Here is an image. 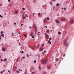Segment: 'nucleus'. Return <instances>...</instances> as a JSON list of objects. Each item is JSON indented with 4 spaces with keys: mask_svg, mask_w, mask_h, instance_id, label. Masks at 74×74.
I'll list each match as a JSON object with an SVG mask.
<instances>
[{
    "mask_svg": "<svg viewBox=\"0 0 74 74\" xmlns=\"http://www.w3.org/2000/svg\"><path fill=\"white\" fill-rule=\"evenodd\" d=\"M34 63H36V60H35L34 62Z\"/></svg>",
    "mask_w": 74,
    "mask_h": 74,
    "instance_id": "obj_32",
    "label": "nucleus"
},
{
    "mask_svg": "<svg viewBox=\"0 0 74 74\" xmlns=\"http://www.w3.org/2000/svg\"><path fill=\"white\" fill-rule=\"evenodd\" d=\"M47 42L48 43H49V42H50V40H49L48 42Z\"/></svg>",
    "mask_w": 74,
    "mask_h": 74,
    "instance_id": "obj_33",
    "label": "nucleus"
},
{
    "mask_svg": "<svg viewBox=\"0 0 74 74\" xmlns=\"http://www.w3.org/2000/svg\"><path fill=\"white\" fill-rule=\"evenodd\" d=\"M64 10H66V8H64Z\"/></svg>",
    "mask_w": 74,
    "mask_h": 74,
    "instance_id": "obj_49",
    "label": "nucleus"
},
{
    "mask_svg": "<svg viewBox=\"0 0 74 74\" xmlns=\"http://www.w3.org/2000/svg\"><path fill=\"white\" fill-rule=\"evenodd\" d=\"M73 9H74V5L73 6Z\"/></svg>",
    "mask_w": 74,
    "mask_h": 74,
    "instance_id": "obj_54",
    "label": "nucleus"
},
{
    "mask_svg": "<svg viewBox=\"0 0 74 74\" xmlns=\"http://www.w3.org/2000/svg\"><path fill=\"white\" fill-rule=\"evenodd\" d=\"M50 4L51 5H52V2H50Z\"/></svg>",
    "mask_w": 74,
    "mask_h": 74,
    "instance_id": "obj_43",
    "label": "nucleus"
},
{
    "mask_svg": "<svg viewBox=\"0 0 74 74\" xmlns=\"http://www.w3.org/2000/svg\"><path fill=\"white\" fill-rule=\"evenodd\" d=\"M29 28H30V29H32V27H30Z\"/></svg>",
    "mask_w": 74,
    "mask_h": 74,
    "instance_id": "obj_60",
    "label": "nucleus"
},
{
    "mask_svg": "<svg viewBox=\"0 0 74 74\" xmlns=\"http://www.w3.org/2000/svg\"><path fill=\"white\" fill-rule=\"evenodd\" d=\"M23 53V51H22L21 52V53Z\"/></svg>",
    "mask_w": 74,
    "mask_h": 74,
    "instance_id": "obj_40",
    "label": "nucleus"
},
{
    "mask_svg": "<svg viewBox=\"0 0 74 74\" xmlns=\"http://www.w3.org/2000/svg\"><path fill=\"white\" fill-rule=\"evenodd\" d=\"M6 60H7V59L6 58H5L3 60L4 62H5V61H6Z\"/></svg>",
    "mask_w": 74,
    "mask_h": 74,
    "instance_id": "obj_12",
    "label": "nucleus"
},
{
    "mask_svg": "<svg viewBox=\"0 0 74 74\" xmlns=\"http://www.w3.org/2000/svg\"><path fill=\"white\" fill-rule=\"evenodd\" d=\"M25 16L27 18V17H28V15H27V14H25Z\"/></svg>",
    "mask_w": 74,
    "mask_h": 74,
    "instance_id": "obj_17",
    "label": "nucleus"
},
{
    "mask_svg": "<svg viewBox=\"0 0 74 74\" xmlns=\"http://www.w3.org/2000/svg\"><path fill=\"white\" fill-rule=\"evenodd\" d=\"M49 44H51V42H50L49 43Z\"/></svg>",
    "mask_w": 74,
    "mask_h": 74,
    "instance_id": "obj_44",
    "label": "nucleus"
},
{
    "mask_svg": "<svg viewBox=\"0 0 74 74\" xmlns=\"http://www.w3.org/2000/svg\"><path fill=\"white\" fill-rule=\"evenodd\" d=\"M44 22H47V19L46 18H45L44 20Z\"/></svg>",
    "mask_w": 74,
    "mask_h": 74,
    "instance_id": "obj_10",
    "label": "nucleus"
},
{
    "mask_svg": "<svg viewBox=\"0 0 74 74\" xmlns=\"http://www.w3.org/2000/svg\"><path fill=\"white\" fill-rule=\"evenodd\" d=\"M43 49H44V48L41 47L39 49V50L40 51H43Z\"/></svg>",
    "mask_w": 74,
    "mask_h": 74,
    "instance_id": "obj_4",
    "label": "nucleus"
},
{
    "mask_svg": "<svg viewBox=\"0 0 74 74\" xmlns=\"http://www.w3.org/2000/svg\"><path fill=\"white\" fill-rule=\"evenodd\" d=\"M74 21L73 20H70V23L71 24H72L73 23H74Z\"/></svg>",
    "mask_w": 74,
    "mask_h": 74,
    "instance_id": "obj_3",
    "label": "nucleus"
},
{
    "mask_svg": "<svg viewBox=\"0 0 74 74\" xmlns=\"http://www.w3.org/2000/svg\"><path fill=\"white\" fill-rule=\"evenodd\" d=\"M8 2H10L11 1V0H8Z\"/></svg>",
    "mask_w": 74,
    "mask_h": 74,
    "instance_id": "obj_41",
    "label": "nucleus"
},
{
    "mask_svg": "<svg viewBox=\"0 0 74 74\" xmlns=\"http://www.w3.org/2000/svg\"><path fill=\"white\" fill-rule=\"evenodd\" d=\"M44 44L41 45L42 47H44Z\"/></svg>",
    "mask_w": 74,
    "mask_h": 74,
    "instance_id": "obj_28",
    "label": "nucleus"
},
{
    "mask_svg": "<svg viewBox=\"0 0 74 74\" xmlns=\"http://www.w3.org/2000/svg\"><path fill=\"white\" fill-rule=\"evenodd\" d=\"M23 35L24 36H25V37H27V35H25V34H23Z\"/></svg>",
    "mask_w": 74,
    "mask_h": 74,
    "instance_id": "obj_13",
    "label": "nucleus"
},
{
    "mask_svg": "<svg viewBox=\"0 0 74 74\" xmlns=\"http://www.w3.org/2000/svg\"><path fill=\"white\" fill-rule=\"evenodd\" d=\"M58 34L60 35L61 34V33L60 32H58Z\"/></svg>",
    "mask_w": 74,
    "mask_h": 74,
    "instance_id": "obj_23",
    "label": "nucleus"
},
{
    "mask_svg": "<svg viewBox=\"0 0 74 74\" xmlns=\"http://www.w3.org/2000/svg\"><path fill=\"white\" fill-rule=\"evenodd\" d=\"M47 63V60H45L44 61H42V63L43 64V63H44V64H46Z\"/></svg>",
    "mask_w": 74,
    "mask_h": 74,
    "instance_id": "obj_1",
    "label": "nucleus"
},
{
    "mask_svg": "<svg viewBox=\"0 0 74 74\" xmlns=\"http://www.w3.org/2000/svg\"><path fill=\"white\" fill-rule=\"evenodd\" d=\"M34 36H32V38H34Z\"/></svg>",
    "mask_w": 74,
    "mask_h": 74,
    "instance_id": "obj_35",
    "label": "nucleus"
},
{
    "mask_svg": "<svg viewBox=\"0 0 74 74\" xmlns=\"http://www.w3.org/2000/svg\"><path fill=\"white\" fill-rule=\"evenodd\" d=\"M22 18H23V19H26V17H25V16H24Z\"/></svg>",
    "mask_w": 74,
    "mask_h": 74,
    "instance_id": "obj_15",
    "label": "nucleus"
},
{
    "mask_svg": "<svg viewBox=\"0 0 74 74\" xmlns=\"http://www.w3.org/2000/svg\"><path fill=\"white\" fill-rule=\"evenodd\" d=\"M27 57H29V55H28L27 54Z\"/></svg>",
    "mask_w": 74,
    "mask_h": 74,
    "instance_id": "obj_53",
    "label": "nucleus"
},
{
    "mask_svg": "<svg viewBox=\"0 0 74 74\" xmlns=\"http://www.w3.org/2000/svg\"><path fill=\"white\" fill-rule=\"evenodd\" d=\"M38 68H39V70H41V67H39Z\"/></svg>",
    "mask_w": 74,
    "mask_h": 74,
    "instance_id": "obj_24",
    "label": "nucleus"
},
{
    "mask_svg": "<svg viewBox=\"0 0 74 74\" xmlns=\"http://www.w3.org/2000/svg\"><path fill=\"white\" fill-rule=\"evenodd\" d=\"M65 55H66V54L64 53L63 55V56L64 57V56H65Z\"/></svg>",
    "mask_w": 74,
    "mask_h": 74,
    "instance_id": "obj_29",
    "label": "nucleus"
},
{
    "mask_svg": "<svg viewBox=\"0 0 74 74\" xmlns=\"http://www.w3.org/2000/svg\"><path fill=\"white\" fill-rule=\"evenodd\" d=\"M52 39V38H50L49 39V40H51V39Z\"/></svg>",
    "mask_w": 74,
    "mask_h": 74,
    "instance_id": "obj_37",
    "label": "nucleus"
},
{
    "mask_svg": "<svg viewBox=\"0 0 74 74\" xmlns=\"http://www.w3.org/2000/svg\"><path fill=\"white\" fill-rule=\"evenodd\" d=\"M35 31H37V28H35Z\"/></svg>",
    "mask_w": 74,
    "mask_h": 74,
    "instance_id": "obj_30",
    "label": "nucleus"
},
{
    "mask_svg": "<svg viewBox=\"0 0 74 74\" xmlns=\"http://www.w3.org/2000/svg\"><path fill=\"white\" fill-rule=\"evenodd\" d=\"M19 44L20 46H21V44H20V43H19Z\"/></svg>",
    "mask_w": 74,
    "mask_h": 74,
    "instance_id": "obj_52",
    "label": "nucleus"
},
{
    "mask_svg": "<svg viewBox=\"0 0 74 74\" xmlns=\"http://www.w3.org/2000/svg\"><path fill=\"white\" fill-rule=\"evenodd\" d=\"M45 36H46V39H48L49 37H48V34H45Z\"/></svg>",
    "mask_w": 74,
    "mask_h": 74,
    "instance_id": "obj_2",
    "label": "nucleus"
},
{
    "mask_svg": "<svg viewBox=\"0 0 74 74\" xmlns=\"http://www.w3.org/2000/svg\"><path fill=\"white\" fill-rule=\"evenodd\" d=\"M1 74H3V71L1 72Z\"/></svg>",
    "mask_w": 74,
    "mask_h": 74,
    "instance_id": "obj_57",
    "label": "nucleus"
},
{
    "mask_svg": "<svg viewBox=\"0 0 74 74\" xmlns=\"http://www.w3.org/2000/svg\"><path fill=\"white\" fill-rule=\"evenodd\" d=\"M44 27H46V28H47V26H45Z\"/></svg>",
    "mask_w": 74,
    "mask_h": 74,
    "instance_id": "obj_46",
    "label": "nucleus"
},
{
    "mask_svg": "<svg viewBox=\"0 0 74 74\" xmlns=\"http://www.w3.org/2000/svg\"><path fill=\"white\" fill-rule=\"evenodd\" d=\"M1 36H2V37H4V34H3L2 35H1Z\"/></svg>",
    "mask_w": 74,
    "mask_h": 74,
    "instance_id": "obj_34",
    "label": "nucleus"
},
{
    "mask_svg": "<svg viewBox=\"0 0 74 74\" xmlns=\"http://www.w3.org/2000/svg\"><path fill=\"white\" fill-rule=\"evenodd\" d=\"M39 47H40V45H39L37 47V48L38 49L39 48Z\"/></svg>",
    "mask_w": 74,
    "mask_h": 74,
    "instance_id": "obj_27",
    "label": "nucleus"
},
{
    "mask_svg": "<svg viewBox=\"0 0 74 74\" xmlns=\"http://www.w3.org/2000/svg\"><path fill=\"white\" fill-rule=\"evenodd\" d=\"M16 73H19V71H16Z\"/></svg>",
    "mask_w": 74,
    "mask_h": 74,
    "instance_id": "obj_50",
    "label": "nucleus"
},
{
    "mask_svg": "<svg viewBox=\"0 0 74 74\" xmlns=\"http://www.w3.org/2000/svg\"><path fill=\"white\" fill-rule=\"evenodd\" d=\"M35 48H36V47L34 46L32 49H33V50H34V49H35Z\"/></svg>",
    "mask_w": 74,
    "mask_h": 74,
    "instance_id": "obj_9",
    "label": "nucleus"
},
{
    "mask_svg": "<svg viewBox=\"0 0 74 74\" xmlns=\"http://www.w3.org/2000/svg\"><path fill=\"white\" fill-rule=\"evenodd\" d=\"M66 41H65L63 43L64 45H65V44H66Z\"/></svg>",
    "mask_w": 74,
    "mask_h": 74,
    "instance_id": "obj_16",
    "label": "nucleus"
},
{
    "mask_svg": "<svg viewBox=\"0 0 74 74\" xmlns=\"http://www.w3.org/2000/svg\"><path fill=\"white\" fill-rule=\"evenodd\" d=\"M0 17H1V18H3V16H1V15H0Z\"/></svg>",
    "mask_w": 74,
    "mask_h": 74,
    "instance_id": "obj_38",
    "label": "nucleus"
},
{
    "mask_svg": "<svg viewBox=\"0 0 74 74\" xmlns=\"http://www.w3.org/2000/svg\"><path fill=\"white\" fill-rule=\"evenodd\" d=\"M47 33H49V31L48 30H47L46 31Z\"/></svg>",
    "mask_w": 74,
    "mask_h": 74,
    "instance_id": "obj_21",
    "label": "nucleus"
},
{
    "mask_svg": "<svg viewBox=\"0 0 74 74\" xmlns=\"http://www.w3.org/2000/svg\"><path fill=\"white\" fill-rule=\"evenodd\" d=\"M34 26L35 28H37V27L36 26V25H34Z\"/></svg>",
    "mask_w": 74,
    "mask_h": 74,
    "instance_id": "obj_18",
    "label": "nucleus"
},
{
    "mask_svg": "<svg viewBox=\"0 0 74 74\" xmlns=\"http://www.w3.org/2000/svg\"><path fill=\"white\" fill-rule=\"evenodd\" d=\"M48 69H51V68L49 67H48V66H47Z\"/></svg>",
    "mask_w": 74,
    "mask_h": 74,
    "instance_id": "obj_25",
    "label": "nucleus"
},
{
    "mask_svg": "<svg viewBox=\"0 0 74 74\" xmlns=\"http://www.w3.org/2000/svg\"><path fill=\"white\" fill-rule=\"evenodd\" d=\"M22 9H23V10H25V8H22Z\"/></svg>",
    "mask_w": 74,
    "mask_h": 74,
    "instance_id": "obj_36",
    "label": "nucleus"
},
{
    "mask_svg": "<svg viewBox=\"0 0 74 74\" xmlns=\"http://www.w3.org/2000/svg\"><path fill=\"white\" fill-rule=\"evenodd\" d=\"M34 68H32V70H34Z\"/></svg>",
    "mask_w": 74,
    "mask_h": 74,
    "instance_id": "obj_63",
    "label": "nucleus"
},
{
    "mask_svg": "<svg viewBox=\"0 0 74 74\" xmlns=\"http://www.w3.org/2000/svg\"><path fill=\"white\" fill-rule=\"evenodd\" d=\"M30 35L32 36H33V33H31L30 34Z\"/></svg>",
    "mask_w": 74,
    "mask_h": 74,
    "instance_id": "obj_14",
    "label": "nucleus"
},
{
    "mask_svg": "<svg viewBox=\"0 0 74 74\" xmlns=\"http://www.w3.org/2000/svg\"><path fill=\"white\" fill-rule=\"evenodd\" d=\"M55 22L56 23H59V21L58 20H56Z\"/></svg>",
    "mask_w": 74,
    "mask_h": 74,
    "instance_id": "obj_6",
    "label": "nucleus"
},
{
    "mask_svg": "<svg viewBox=\"0 0 74 74\" xmlns=\"http://www.w3.org/2000/svg\"><path fill=\"white\" fill-rule=\"evenodd\" d=\"M9 6L10 7H12V5L10 4L9 5Z\"/></svg>",
    "mask_w": 74,
    "mask_h": 74,
    "instance_id": "obj_20",
    "label": "nucleus"
},
{
    "mask_svg": "<svg viewBox=\"0 0 74 74\" xmlns=\"http://www.w3.org/2000/svg\"><path fill=\"white\" fill-rule=\"evenodd\" d=\"M52 1H55V0H52Z\"/></svg>",
    "mask_w": 74,
    "mask_h": 74,
    "instance_id": "obj_56",
    "label": "nucleus"
},
{
    "mask_svg": "<svg viewBox=\"0 0 74 74\" xmlns=\"http://www.w3.org/2000/svg\"><path fill=\"white\" fill-rule=\"evenodd\" d=\"M39 34H40L38 33V35H39Z\"/></svg>",
    "mask_w": 74,
    "mask_h": 74,
    "instance_id": "obj_62",
    "label": "nucleus"
},
{
    "mask_svg": "<svg viewBox=\"0 0 74 74\" xmlns=\"http://www.w3.org/2000/svg\"><path fill=\"white\" fill-rule=\"evenodd\" d=\"M25 58V57H22V59H24Z\"/></svg>",
    "mask_w": 74,
    "mask_h": 74,
    "instance_id": "obj_55",
    "label": "nucleus"
},
{
    "mask_svg": "<svg viewBox=\"0 0 74 74\" xmlns=\"http://www.w3.org/2000/svg\"><path fill=\"white\" fill-rule=\"evenodd\" d=\"M1 34H3V31H1Z\"/></svg>",
    "mask_w": 74,
    "mask_h": 74,
    "instance_id": "obj_51",
    "label": "nucleus"
},
{
    "mask_svg": "<svg viewBox=\"0 0 74 74\" xmlns=\"http://www.w3.org/2000/svg\"><path fill=\"white\" fill-rule=\"evenodd\" d=\"M24 74H27V72H25V73Z\"/></svg>",
    "mask_w": 74,
    "mask_h": 74,
    "instance_id": "obj_42",
    "label": "nucleus"
},
{
    "mask_svg": "<svg viewBox=\"0 0 74 74\" xmlns=\"http://www.w3.org/2000/svg\"><path fill=\"white\" fill-rule=\"evenodd\" d=\"M58 60H59V59H58V58H56V62H57V61H58Z\"/></svg>",
    "mask_w": 74,
    "mask_h": 74,
    "instance_id": "obj_11",
    "label": "nucleus"
},
{
    "mask_svg": "<svg viewBox=\"0 0 74 74\" xmlns=\"http://www.w3.org/2000/svg\"><path fill=\"white\" fill-rule=\"evenodd\" d=\"M23 26V24H22L21 25V26Z\"/></svg>",
    "mask_w": 74,
    "mask_h": 74,
    "instance_id": "obj_61",
    "label": "nucleus"
},
{
    "mask_svg": "<svg viewBox=\"0 0 74 74\" xmlns=\"http://www.w3.org/2000/svg\"><path fill=\"white\" fill-rule=\"evenodd\" d=\"M44 52H46V51H45Z\"/></svg>",
    "mask_w": 74,
    "mask_h": 74,
    "instance_id": "obj_64",
    "label": "nucleus"
},
{
    "mask_svg": "<svg viewBox=\"0 0 74 74\" xmlns=\"http://www.w3.org/2000/svg\"><path fill=\"white\" fill-rule=\"evenodd\" d=\"M55 7H54L53 8V10H55Z\"/></svg>",
    "mask_w": 74,
    "mask_h": 74,
    "instance_id": "obj_45",
    "label": "nucleus"
},
{
    "mask_svg": "<svg viewBox=\"0 0 74 74\" xmlns=\"http://www.w3.org/2000/svg\"><path fill=\"white\" fill-rule=\"evenodd\" d=\"M2 51L3 52H5V49H4V48H2Z\"/></svg>",
    "mask_w": 74,
    "mask_h": 74,
    "instance_id": "obj_8",
    "label": "nucleus"
},
{
    "mask_svg": "<svg viewBox=\"0 0 74 74\" xmlns=\"http://www.w3.org/2000/svg\"><path fill=\"white\" fill-rule=\"evenodd\" d=\"M16 23H14V25H16Z\"/></svg>",
    "mask_w": 74,
    "mask_h": 74,
    "instance_id": "obj_58",
    "label": "nucleus"
},
{
    "mask_svg": "<svg viewBox=\"0 0 74 74\" xmlns=\"http://www.w3.org/2000/svg\"><path fill=\"white\" fill-rule=\"evenodd\" d=\"M15 13H16V14H18V12L16 11Z\"/></svg>",
    "mask_w": 74,
    "mask_h": 74,
    "instance_id": "obj_39",
    "label": "nucleus"
},
{
    "mask_svg": "<svg viewBox=\"0 0 74 74\" xmlns=\"http://www.w3.org/2000/svg\"><path fill=\"white\" fill-rule=\"evenodd\" d=\"M1 36H0V40H1Z\"/></svg>",
    "mask_w": 74,
    "mask_h": 74,
    "instance_id": "obj_48",
    "label": "nucleus"
},
{
    "mask_svg": "<svg viewBox=\"0 0 74 74\" xmlns=\"http://www.w3.org/2000/svg\"><path fill=\"white\" fill-rule=\"evenodd\" d=\"M47 20H48V21H49V18L47 17Z\"/></svg>",
    "mask_w": 74,
    "mask_h": 74,
    "instance_id": "obj_26",
    "label": "nucleus"
},
{
    "mask_svg": "<svg viewBox=\"0 0 74 74\" xmlns=\"http://www.w3.org/2000/svg\"><path fill=\"white\" fill-rule=\"evenodd\" d=\"M40 15V13H39L38 14V15Z\"/></svg>",
    "mask_w": 74,
    "mask_h": 74,
    "instance_id": "obj_47",
    "label": "nucleus"
},
{
    "mask_svg": "<svg viewBox=\"0 0 74 74\" xmlns=\"http://www.w3.org/2000/svg\"><path fill=\"white\" fill-rule=\"evenodd\" d=\"M65 20H66V19L64 18H62L61 19V21H65Z\"/></svg>",
    "mask_w": 74,
    "mask_h": 74,
    "instance_id": "obj_5",
    "label": "nucleus"
},
{
    "mask_svg": "<svg viewBox=\"0 0 74 74\" xmlns=\"http://www.w3.org/2000/svg\"><path fill=\"white\" fill-rule=\"evenodd\" d=\"M35 73L34 72H33L32 73V74H34V73Z\"/></svg>",
    "mask_w": 74,
    "mask_h": 74,
    "instance_id": "obj_31",
    "label": "nucleus"
},
{
    "mask_svg": "<svg viewBox=\"0 0 74 74\" xmlns=\"http://www.w3.org/2000/svg\"><path fill=\"white\" fill-rule=\"evenodd\" d=\"M18 34H21V32H19Z\"/></svg>",
    "mask_w": 74,
    "mask_h": 74,
    "instance_id": "obj_59",
    "label": "nucleus"
},
{
    "mask_svg": "<svg viewBox=\"0 0 74 74\" xmlns=\"http://www.w3.org/2000/svg\"><path fill=\"white\" fill-rule=\"evenodd\" d=\"M57 6H59V3H58L56 4Z\"/></svg>",
    "mask_w": 74,
    "mask_h": 74,
    "instance_id": "obj_19",
    "label": "nucleus"
},
{
    "mask_svg": "<svg viewBox=\"0 0 74 74\" xmlns=\"http://www.w3.org/2000/svg\"><path fill=\"white\" fill-rule=\"evenodd\" d=\"M22 18H23V17H24L25 16V15L23 14L22 15Z\"/></svg>",
    "mask_w": 74,
    "mask_h": 74,
    "instance_id": "obj_22",
    "label": "nucleus"
},
{
    "mask_svg": "<svg viewBox=\"0 0 74 74\" xmlns=\"http://www.w3.org/2000/svg\"><path fill=\"white\" fill-rule=\"evenodd\" d=\"M16 66H14V68L13 69V70L14 71L15 70H16Z\"/></svg>",
    "mask_w": 74,
    "mask_h": 74,
    "instance_id": "obj_7",
    "label": "nucleus"
}]
</instances>
